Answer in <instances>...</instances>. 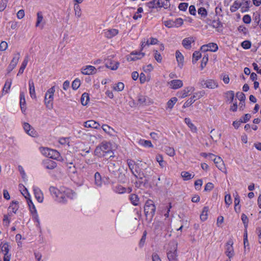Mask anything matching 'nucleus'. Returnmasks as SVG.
Masks as SVG:
<instances>
[{"mask_svg": "<svg viewBox=\"0 0 261 261\" xmlns=\"http://www.w3.org/2000/svg\"><path fill=\"white\" fill-rule=\"evenodd\" d=\"M236 96L240 100V101H245V95L242 92H237L236 94Z\"/></svg>", "mask_w": 261, "mask_h": 261, "instance_id": "338daca9", "label": "nucleus"}, {"mask_svg": "<svg viewBox=\"0 0 261 261\" xmlns=\"http://www.w3.org/2000/svg\"><path fill=\"white\" fill-rule=\"evenodd\" d=\"M2 251L5 252V254H8L9 251V245L8 243H4L2 246Z\"/></svg>", "mask_w": 261, "mask_h": 261, "instance_id": "052dcab7", "label": "nucleus"}, {"mask_svg": "<svg viewBox=\"0 0 261 261\" xmlns=\"http://www.w3.org/2000/svg\"><path fill=\"white\" fill-rule=\"evenodd\" d=\"M200 84L201 86L203 87L205 86V87L210 89H214L218 86V83L213 80H201Z\"/></svg>", "mask_w": 261, "mask_h": 261, "instance_id": "f8f14e48", "label": "nucleus"}, {"mask_svg": "<svg viewBox=\"0 0 261 261\" xmlns=\"http://www.w3.org/2000/svg\"><path fill=\"white\" fill-rule=\"evenodd\" d=\"M18 208V202L17 201H13L9 206L8 210L14 213H16Z\"/></svg>", "mask_w": 261, "mask_h": 261, "instance_id": "2f4dec72", "label": "nucleus"}, {"mask_svg": "<svg viewBox=\"0 0 261 261\" xmlns=\"http://www.w3.org/2000/svg\"><path fill=\"white\" fill-rule=\"evenodd\" d=\"M119 63L116 61H110L107 63V66L112 70H116L118 68Z\"/></svg>", "mask_w": 261, "mask_h": 261, "instance_id": "4c0bfd02", "label": "nucleus"}, {"mask_svg": "<svg viewBox=\"0 0 261 261\" xmlns=\"http://www.w3.org/2000/svg\"><path fill=\"white\" fill-rule=\"evenodd\" d=\"M195 42V38L193 37H189L185 38L182 41V45L186 49L191 48V43Z\"/></svg>", "mask_w": 261, "mask_h": 261, "instance_id": "dca6fc26", "label": "nucleus"}, {"mask_svg": "<svg viewBox=\"0 0 261 261\" xmlns=\"http://www.w3.org/2000/svg\"><path fill=\"white\" fill-rule=\"evenodd\" d=\"M244 253L246 254L247 252H249L250 247H249V243L247 238V231H245V232L244 234Z\"/></svg>", "mask_w": 261, "mask_h": 261, "instance_id": "cd10ccee", "label": "nucleus"}, {"mask_svg": "<svg viewBox=\"0 0 261 261\" xmlns=\"http://www.w3.org/2000/svg\"><path fill=\"white\" fill-rule=\"evenodd\" d=\"M233 245V242L232 240H229L227 241L225 246V254L229 259L232 258L235 254Z\"/></svg>", "mask_w": 261, "mask_h": 261, "instance_id": "423d86ee", "label": "nucleus"}, {"mask_svg": "<svg viewBox=\"0 0 261 261\" xmlns=\"http://www.w3.org/2000/svg\"><path fill=\"white\" fill-rule=\"evenodd\" d=\"M51 194L57 198V200L60 202H64L67 198H72L73 193L69 189L61 188L58 190L56 187L51 186L49 188Z\"/></svg>", "mask_w": 261, "mask_h": 261, "instance_id": "f257e3e1", "label": "nucleus"}, {"mask_svg": "<svg viewBox=\"0 0 261 261\" xmlns=\"http://www.w3.org/2000/svg\"><path fill=\"white\" fill-rule=\"evenodd\" d=\"M20 59V53H17L14 54V57L13 58L10 64L9 65L7 70L8 72L12 71L16 66L19 60Z\"/></svg>", "mask_w": 261, "mask_h": 261, "instance_id": "9d476101", "label": "nucleus"}, {"mask_svg": "<svg viewBox=\"0 0 261 261\" xmlns=\"http://www.w3.org/2000/svg\"><path fill=\"white\" fill-rule=\"evenodd\" d=\"M114 191L118 194H123L126 192V189L121 185H118L114 187Z\"/></svg>", "mask_w": 261, "mask_h": 261, "instance_id": "a19ab883", "label": "nucleus"}, {"mask_svg": "<svg viewBox=\"0 0 261 261\" xmlns=\"http://www.w3.org/2000/svg\"><path fill=\"white\" fill-rule=\"evenodd\" d=\"M188 7V4L186 3H182L179 4L178 9L183 11H185Z\"/></svg>", "mask_w": 261, "mask_h": 261, "instance_id": "69168bd1", "label": "nucleus"}, {"mask_svg": "<svg viewBox=\"0 0 261 261\" xmlns=\"http://www.w3.org/2000/svg\"><path fill=\"white\" fill-rule=\"evenodd\" d=\"M207 47H208L209 51L215 52L218 50V45L217 44L214 43H210L206 44Z\"/></svg>", "mask_w": 261, "mask_h": 261, "instance_id": "a18cd8bd", "label": "nucleus"}, {"mask_svg": "<svg viewBox=\"0 0 261 261\" xmlns=\"http://www.w3.org/2000/svg\"><path fill=\"white\" fill-rule=\"evenodd\" d=\"M240 9L242 12H247L250 8V0H239Z\"/></svg>", "mask_w": 261, "mask_h": 261, "instance_id": "4468645a", "label": "nucleus"}, {"mask_svg": "<svg viewBox=\"0 0 261 261\" xmlns=\"http://www.w3.org/2000/svg\"><path fill=\"white\" fill-rule=\"evenodd\" d=\"M155 159L159 163V165L161 166V167L162 168H164L165 167V162L163 160V158L162 155L160 154H158L156 156Z\"/></svg>", "mask_w": 261, "mask_h": 261, "instance_id": "864d4df0", "label": "nucleus"}, {"mask_svg": "<svg viewBox=\"0 0 261 261\" xmlns=\"http://www.w3.org/2000/svg\"><path fill=\"white\" fill-rule=\"evenodd\" d=\"M156 0H152L148 2L147 4V6L151 9H157V6L156 4Z\"/></svg>", "mask_w": 261, "mask_h": 261, "instance_id": "13d9d810", "label": "nucleus"}, {"mask_svg": "<svg viewBox=\"0 0 261 261\" xmlns=\"http://www.w3.org/2000/svg\"><path fill=\"white\" fill-rule=\"evenodd\" d=\"M55 92V87L53 86L47 91L45 95L44 103L46 107L49 109L53 108V101Z\"/></svg>", "mask_w": 261, "mask_h": 261, "instance_id": "20e7f679", "label": "nucleus"}, {"mask_svg": "<svg viewBox=\"0 0 261 261\" xmlns=\"http://www.w3.org/2000/svg\"><path fill=\"white\" fill-rule=\"evenodd\" d=\"M3 225L5 226L8 227L10 223V220L9 219L8 216L7 215H5L4 216L3 218Z\"/></svg>", "mask_w": 261, "mask_h": 261, "instance_id": "bf43d9fd", "label": "nucleus"}, {"mask_svg": "<svg viewBox=\"0 0 261 261\" xmlns=\"http://www.w3.org/2000/svg\"><path fill=\"white\" fill-rule=\"evenodd\" d=\"M29 92L31 97L33 99L36 98L34 83L32 79L29 81Z\"/></svg>", "mask_w": 261, "mask_h": 261, "instance_id": "4be33fe9", "label": "nucleus"}, {"mask_svg": "<svg viewBox=\"0 0 261 261\" xmlns=\"http://www.w3.org/2000/svg\"><path fill=\"white\" fill-rule=\"evenodd\" d=\"M201 55L199 51H196L193 54V60L192 62L193 63H195L201 58Z\"/></svg>", "mask_w": 261, "mask_h": 261, "instance_id": "603ef678", "label": "nucleus"}, {"mask_svg": "<svg viewBox=\"0 0 261 261\" xmlns=\"http://www.w3.org/2000/svg\"><path fill=\"white\" fill-rule=\"evenodd\" d=\"M240 8V5L239 0L234 2L232 5L230 7V10L231 12H234Z\"/></svg>", "mask_w": 261, "mask_h": 261, "instance_id": "79ce46f5", "label": "nucleus"}, {"mask_svg": "<svg viewBox=\"0 0 261 261\" xmlns=\"http://www.w3.org/2000/svg\"><path fill=\"white\" fill-rule=\"evenodd\" d=\"M108 169L110 172L114 174H116V172L118 170V163L110 162L108 164Z\"/></svg>", "mask_w": 261, "mask_h": 261, "instance_id": "c85d7f7f", "label": "nucleus"}, {"mask_svg": "<svg viewBox=\"0 0 261 261\" xmlns=\"http://www.w3.org/2000/svg\"><path fill=\"white\" fill-rule=\"evenodd\" d=\"M27 202L30 207L31 212L32 213L35 214V219L37 220V222H38V216L37 215V211L31 198H28L27 200Z\"/></svg>", "mask_w": 261, "mask_h": 261, "instance_id": "5701e85b", "label": "nucleus"}, {"mask_svg": "<svg viewBox=\"0 0 261 261\" xmlns=\"http://www.w3.org/2000/svg\"><path fill=\"white\" fill-rule=\"evenodd\" d=\"M42 153L47 157L55 160H57L60 157V153L56 150L50 148H43Z\"/></svg>", "mask_w": 261, "mask_h": 261, "instance_id": "0eeeda50", "label": "nucleus"}, {"mask_svg": "<svg viewBox=\"0 0 261 261\" xmlns=\"http://www.w3.org/2000/svg\"><path fill=\"white\" fill-rule=\"evenodd\" d=\"M145 56L144 53L141 52H132L129 57L127 58V60L129 61H135L136 60L140 59Z\"/></svg>", "mask_w": 261, "mask_h": 261, "instance_id": "2eb2a0df", "label": "nucleus"}, {"mask_svg": "<svg viewBox=\"0 0 261 261\" xmlns=\"http://www.w3.org/2000/svg\"><path fill=\"white\" fill-rule=\"evenodd\" d=\"M94 178L95 184L98 187L101 186L102 182L101 180V175L99 172H97L95 173Z\"/></svg>", "mask_w": 261, "mask_h": 261, "instance_id": "72a5a7b5", "label": "nucleus"}, {"mask_svg": "<svg viewBox=\"0 0 261 261\" xmlns=\"http://www.w3.org/2000/svg\"><path fill=\"white\" fill-rule=\"evenodd\" d=\"M119 33V31L115 29L107 30L104 32L105 36L109 39H111L116 36Z\"/></svg>", "mask_w": 261, "mask_h": 261, "instance_id": "a211bd4d", "label": "nucleus"}, {"mask_svg": "<svg viewBox=\"0 0 261 261\" xmlns=\"http://www.w3.org/2000/svg\"><path fill=\"white\" fill-rule=\"evenodd\" d=\"M12 84V80H7L5 84L4 88L3 89V94L4 93H8L10 89L11 86Z\"/></svg>", "mask_w": 261, "mask_h": 261, "instance_id": "f704fd0d", "label": "nucleus"}, {"mask_svg": "<svg viewBox=\"0 0 261 261\" xmlns=\"http://www.w3.org/2000/svg\"><path fill=\"white\" fill-rule=\"evenodd\" d=\"M241 219L244 224V226L246 228L248 226V219L246 215L243 214L241 216Z\"/></svg>", "mask_w": 261, "mask_h": 261, "instance_id": "0e129e2a", "label": "nucleus"}, {"mask_svg": "<svg viewBox=\"0 0 261 261\" xmlns=\"http://www.w3.org/2000/svg\"><path fill=\"white\" fill-rule=\"evenodd\" d=\"M185 122L187 124V125L189 127L191 130L194 133H196L197 129V127L195 126L194 124H193L189 118H186L185 119Z\"/></svg>", "mask_w": 261, "mask_h": 261, "instance_id": "7c9ffc66", "label": "nucleus"}, {"mask_svg": "<svg viewBox=\"0 0 261 261\" xmlns=\"http://www.w3.org/2000/svg\"><path fill=\"white\" fill-rule=\"evenodd\" d=\"M124 87V84L122 82H118L116 86L113 87V89L117 91H121Z\"/></svg>", "mask_w": 261, "mask_h": 261, "instance_id": "6e6d98bb", "label": "nucleus"}, {"mask_svg": "<svg viewBox=\"0 0 261 261\" xmlns=\"http://www.w3.org/2000/svg\"><path fill=\"white\" fill-rule=\"evenodd\" d=\"M74 10L75 12V15L77 17H80L81 16V8L77 4H74Z\"/></svg>", "mask_w": 261, "mask_h": 261, "instance_id": "8fccbe9b", "label": "nucleus"}, {"mask_svg": "<svg viewBox=\"0 0 261 261\" xmlns=\"http://www.w3.org/2000/svg\"><path fill=\"white\" fill-rule=\"evenodd\" d=\"M155 206L151 200H147L144 206V212L146 216H150L151 218L155 214Z\"/></svg>", "mask_w": 261, "mask_h": 261, "instance_id": "39448f33", "label": "nucleus"}, {"mask_svg": "<svg viewBox=\"0 0 261 261\" xmlns=\"http://www.w3.org/2000/svg\"><path fill=\"white\" fill-rule=\"evenodd\" d=\"M205 94L204 91H200L199 92L195 93L193 96L189 99L187 100L184 104L183 107L186 108L190 106L196 100L195 98L199 99Z\"/></svg>", "mask_w": 261, "mask_h": 261, "instance_id": "6e6552de", "label": "nucleus"}, {"mask_svg": "<svg viewBox=\"0 0 261 261\" xmlns=\"http://www.w3.org/2000/svg\"><path fill=\"white\" fill-rule=\"evenodd\" d=\"M171 88L176 89L181 87L183 85L182 81L180 80H173L168 83Z\"/></svg>", "mask_w": 261, "mask_h": 261, "instance_id": "6ab92c4d", "label": "nucleus"}, {"mask_svg": "<svg viewBox=\"0 0 261 261\" xmlns=\"http://www.w3.org/2000/svg\"><path fill=\"white\" fill-rule=\"evenodd\" d=\"M156 4L157 8L167 9L170 6V2L168 0H156Z\"/></svg>", "mask_w": 261, "mask_h": 261, "instance_id": "393cba45", "label": "nucleus"}, {"mask_svg": "<svg viewBox=\"0 0 261 261\" xmlns=\"http://www.w3.org/2000/svg\"><path fill=\"white\" fill-rule=\"evenodd\" d=\"M147 97L146 96L140 95L138 97V102L140 105H145L147 102Z\"/></svg>", "mask_w": 261, "mask_h": 261, "instance_id": "09e8293b", "label": "nucleus"}, {"mask_svg": "<svg viewBox=\"0 0 261 261\" xmlns=\"http://www.w3.org/2000/svg\"><path fill=\"white\" fill-rule=\"evenodd\" d=\"M251 20V17L250 15L246 14L243 17V21L244 23L246 24H249L250 23Z\"/></svg>", "mask_w": 261, "mask_h": 261, "instance_id": "774afa93", "label": "nucleus"}, {"mask_svg": "<svg viewBox=\"0 0 261 261\" xmlns=\"http://www.w3.org/2000/svg\"><path fill=\"white\" fill-rule=\"evenodd\" d=\"M81 85V81L79 79L74 80L72 83V88L73 90L77 89Z\"/></svg>", "mask_w": 261, "mask_h": 261, "instance_id": "5fc2aeb1", "label": "nucleus"}, {"mask_svg": "<svg viewBox=\"0 0 261 261\" xmlns=\"http://www.w3.org/2000/svg\"><path fill=\"white\" fill-rule=\"evenodd\" d=\"M28 61H29L28 56H27V57H25V58H24L23 61L22 62V63L21 64V67H20L18 72L17 73V75H18L19 74H21L23 72L25 68V67L28 64Z\"/></svg>", "mask_w": 261, "mask_h": 261, "instance_id": "473e14b6", "label": "nucleus"}, {"mask_svg": "<svg viewBox=\"0 0 261 261\" xmlns=\"http://www.w3.org/2000/svg\"><path fill=\"white\" fill-rule=\"evenodd\" d=\"M208 211V208L207 206H205L203 208L201 214L200 215V219L202 221H205L207 218V213Z\"/></svg>", "mask_w": 261, "mask_h": 261, "instance_id": "58836bf2", "label": "nucleus"}, {"mask_svg": "<svg viewBox=\"0 0 261 261\" xmlns=\"http://www.w3.org/2000/svg\"><path fill=\"white\" fill-rule=\"evenodd\" d=\"M84 126L87 128H99L100 124L93 120L87 121L84 123Z\"/></svg>", "mask_w": 261, "mask_h": 261, "instance_id": "412c9836", "label": "nucleus"}, {"mask_svg": "<svg viewBox=\"0 0 261 261\" xmlns=\"http://www.w3.org/2000/svg\"><path fill=\"white\" fill-rule=\"evenodd\" d=\"M102 128L103 130L110 136H114L115 131L114 129L107 124H103L102 125Z\"/></svg>", "mask_w": 261, "mask_h": 261, "instance_id": "c756f323", "label": "nucleus"}, {"mask_svg": "<svg viewBox=\"0 0 261 261\" xmlns=\"http://www.w3.org/2000/svg\"><path fill=\"white\" fill-rule=\"evenodd\" d=\"M7 0H1L0 3V11H3L7 7Z\"/></svg>", "mask_w": 261, "mask_h": 261, "instance_id": "680f3d73", "label": "nucleus"}, {"mask_svg": "<svg viewBox=\"0 0 261 261\" xmlns=\"http://www.w3.org/2000/svg\"><path fill=\"white\" fill-rule=\"evenodd\" d=\"M33 190L35 196L37 201L39 202H42L43 200V196L41 191L39 188L36 187L33 188Z\"/></svg>", "mask_w": 261, "mask_h": 261, "instance_id": "aec40b11", "label": "nucleus"}, {"mask_svg": "<svg viewBox=\"0 0 261 261\" xmlns=\"http://www.w3.org/2000/svg\"><path fill=\"white\" fill-rule=\"evenodd\" d=\"M139 197L136 194H132L130 196V200L132 203L134 205H138L139 202Z\"/></svg>", "mask_w": 261, "mask_h": 261, "instance_id": "c03bdc74", "label": "nucleus"}, {"mask_svg": "<svg viewBox=\"0 0 261 261\" xmlns=\"http://www.w3.org/2000/svg\"><path fill=\"white\" fill-rule=\"evenodd\" d=\"M181 175L185 180H188L193 178L194 176V174H192L187 171H182L181 172Z\"/></svg>", "mask_w": 261, "mask_h": 261, "instance_id": "e433bc0d", "label": "nucleus"}, {"mask_svg": "<svg viewBox=\"0 0 261 261\" xmlns=\"http://www.w3.org/2000/svg\"><path fill=\"white\" fill-rule=\"evenodd\" d=\"M43 17L41 12H38L37 13V18L36 23V27H38L40 26V23L43 21Z\"/></svg>", "mask_w": 261, "mask_h": 261, "instance_id": "de8ad7c7", "label": "nucleus"}, {"mask_svg": "<svg viewBox=\"0 0 261 261\" xmlns=\"http://www.w3.org/2000/svg\"><path fill=\"white\" fill-rule=\"evenodd\" d=\"M132 173L135 176L136 178L140 179H142L144 177H145L144 173L141 171L138 172L136 170H135V171H132Z\"/></svg>", "mask_w": 261, "mask_h": 261, "instance_id": "49530a36", "label": "nucleus"}, {"mask_svg": "<svg viewBox=\"0 0 261 261\" xmlns=\"http://www.w3.org/2000/svg\"><path fill=\"white\" fill-rule=\"evenodd\" d=\"M173 23H174V27H180L183 24V20L180 18H177L175 21H173Z\"/></svg>", "mask_w": 261, "mask_h": 261, "instance_id": "e2e57ef3", "label": "nucleus"}, {"mask_svg": "<svg viewBox=\"0 0 261 261\" xmlns=\"http://www.w3.org/2000/svg\"><path fill=\"white\" fill-rule=\"evenodd\" d=\"M139 144L144 147H153V145L150 141L140 139Z\"/></svg>", "mask_w": 261, "mask_h": 261, "instance_id": "ea45409f", "label": "nucleus"}, {"mask_svg": "<svg viewBox=\"0 0 261 261\" xmlns=\"http://www.w3.org/2000/svg\"><path fill=\"white\" fill-rule=\"evenodd\" d=\"M81 72L84 75H92L97 72L96 68L92 65L83 66L81 69Z\"/></svg>", "mask_w": 261, "mask_h": 261, "instance_id": "1a4fd4ad", "label": "nucleus"}, {"mask_svg": "<svg viewBox=\"0 0 261 261\" xmlns=\"http://www.w3.org/2000/svg\"><path fill=\"white\" fill-rule=\"evenodd\" d=\"M195 88L193 87H188L185 88L183 90L178 92L177 95L180 98H185L189 95V93L194 91Z\"/></svg>", "mask_w": 261, "mask_h": 261, "instance_id": "ddd939ff", "label": "nucleus"}, {"mask_svg": "<svg viewBox=\"0 0 261 261\" xmlns=\"http://www.w3.org/2000/svg\"><path fill=\"white\" fill-rule=\"evenodd\" d=\"M111 151L110 144L107 142H102L99 145L97 146L94 152L96 155L98 156H104L105 154Z\"/></svg>", "mask_w": 261, "mask_h": 261, "instance_id": "7ed1b4c3", "label": "nucleus"}, {"mask_svg": "<svg viewBox=\"0 0 261 261\" xmlns=\"http://www.w3.org/2000/svg\"><path fill=\"white\" fill-rule=\"evenodd\" d=\"M198 13L202 17H205L207 16V11L204 8L201 7L198 10Z\"/></svg>", "mask_w": 261, "mask_h": 261, "instance_id": "4d7b16f0", "label": "nucleus"}, {"mask_svg": "<svg viewBox=\"0 0 261 261\" xmlns=\"http://www.w3.org/2000/svg\"><path fill=\"white\" fill-rule=\"evenodd\" d=\"M89 100V94L87 93H84L81 98V103L83 106H86Z\"/></svg>", "mask_w": 261, "mask_h": 261, "instance_id": "c9c22d12", "label": "nucleus"}, {"mask_svg": "<svg viewBox=\"0 0 261 261\" xmlns=\"http://www.w3.org/2000/svg\"><path fill=\"white\" fill-rule=\"evenodd\" d=\"M23 128L25 132L29 135L34 137L36 135V132L34 128L28 123H25L23 125Z\"/></svg>", "mask_w": 261, "mask_h": 261, "instance_id": "b1692460", "label": "nucleus"}, {"mask_svg": "<svg viewBox=\"0 0 261 261\" xmlns=\"http://www.w3.org/2000/svg\"><path fill=\"white\" fill-rule=\"evenodd\" d=\"M169 248L168 249L167 257L169 261H177V243L172 241L169 243Z\"/></svg>", "mask_w": 261, "mask_h": 261, "instance_id": "f03ea898", "label": "nucleus"}, {"mask_svg": "<svg viewBox=\"0 0 261 261\" xmlns=\"http://www.w3.org/2000/svg\"><path fill=\"white\" fill-rule=\"evenodd\" d=\"M166 153L170 156H173L175 155V151L173 148L169 146H166L165 148Z\"/></svg>", "mask_w": 261, "mask_h": 261, "instance_id": "3c124183", "label": "nucleus"}, {"mask_svg": "<svg viewBox=\"0 0 261 261\" xmlns=\"http://www.w3.org/2000/svg\"><path fill=\"white\" fill-rule=\"evenodd\" d=\"M176 61L178 63V65L180 68H181L184 65V57L182 54L179 51L176 50L175 53Z\"/></svg>", "mask_w": 261, "mask_h": 261, "instance_id": "a878e982", "label": "nucleus"}, {"mask_svg": "<svg viewBox=\"0 0 261 261\" xmlns=\"http://www.w3.org/2000/svg\"><path fill=\"white\" fill-rule=\"evenodd\" d=\"M177 99L176 97H174L171 98L167 103V109H171L175 103L177 102Z\"/></svg>", "mask_w": 261, "mask_h": 261, "instance_id": "37998d69", "label": "nucleus"}, {"mask_svg": "<svg viewBox=\"0 0 261 261\" xmlns=\"http://www.w3.org/2000/svg\"><path fill=\"white\" fill-rule=\"evenodd\" d=\"M43 166L47 169L52 170L57 167V163L50 159H47L43 162Z\"/></svg>", "mask_w": 261, "mask_h": 261, "instance_id": "f3484780", "label": "nucleus"}, {"mask_svg": "<svg viewBox=\"0 0 261 261\" xmlns=\"http://www.w3.org/2000/svg\"><path fill=\"white\" fill-rule=\"evenodd\" d=\"M165 228L164 222L157 221L154 223V229L155 232L159 233Z\"/></svg>", "mask_w": 261, "mask_h": 261, "instance_id": "bb28decb", "label": "nucleus"}, {"mask_svg": "<svg viewBox=\"0 0 261 261\" xmlns=\"http://www.w3.org/2000/svg\"><path fill=\"white\" fill-rule=\"evenodd\" d=\"M213 160L218 168L223 172L225 174H227L225 164L222 159L220 157H215Z\"/></svg>", "mask_w": 261, "mask_h": 261, "instance_id": "9b49d317", "label": "nucleus"}]
</instances>
